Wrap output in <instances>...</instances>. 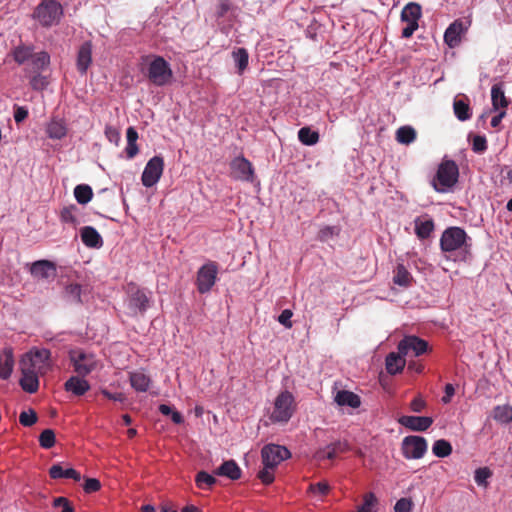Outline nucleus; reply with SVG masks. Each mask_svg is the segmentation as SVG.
Masks as SVG:
<instances>
[{
	"mask_svg": "<svg viewBox=\"0 0 512 512\" xmlns=\"http://www.w3.org/2000/svg\"><path fill=\"white\" fill-rule=\"evenodd\" d=\"M401 450L406 459H420L427 451V441L421 436H406L402 440Z\"/></svg>",
	"mask_w": 512,
	"mask_h": 512,
	"instance_id": "nucleus-12",
	"label": "nucleus"
},
{
	"mask_svg": "<svg viewBox=\"0 0 512 512\" xmlns=\"http://www.w3.org/2000/svg\"><path fill=\"white\" fill-rule=\"evenodd\" d=\"M31 276L36 281H45L54 279L57 275L56 264L49 260H37L31 264H27Z\"/></svg>",
	"mask_w": 512,
	"mask_h": 512,
	"instance_id": "nucleus-15",
	"label": "nucleus"
},
{
	"mask_svg": "<svg viewBox=\"0 0 512 512\" xmlns=\"http://www.w3.org/2000/svg\"><path fill=\"white\" fill-rule=\"evenodd\" d=\"M464 25L460 20L454 21L444 33V41L450 47L454 48L461 42V35L464 33Z\"/></svg>",
	"mask_w": 512,
	"mask_h": 512,
	"instance_id": "nucleus-22",
	"label": "nucleus"
},
{
	"mask_svg": "<svg viewBox=\"0 0 512 512\" xmlns=\"http://www.w3.org/2000/svg\"><path fill=\"white\" fill-rule=\"evenodd\" d=\"M101 488V483L98 479L96 478H88L86 479L84 485H83V489L86 493H94V492H97L98 490H100Z\"/></svg>",
	"mask_w": 512,
	"mask_h": 512,
	"instance_id": "nucleus-55",
	"label": "nucleus"
},
{
	"mask_svg": "<svg viewBox=\"0 0 512 512\" xmlns=\"http://www.w3.org/2000/svg\"><path fill=\"white\" fill-rule=\"evenodd\" d=\"M51 63V57L48 52L40 51L25 64L24 76L29 81V86L33 91H43L49 84V76L44 75L43 72L48 69Z\"/></svg>",
	"mask_w": 512,
	"mask_h": 512,
	"instance_id": "nucleus-2",
	"label": "nucleus"
},
{
	"mask_svg": "<svg viewBox=\"0 0 512 512\" xmlns=\"http://www.w3.org/2000/svg\"><path fill=\"white\" fill-rule=\"evenodd\" d=\"M364 502L363 504L358 508L357 512H376L374 510V507L377 504V498L375 497L374 493L369 492L364 495Z\"/></svg>",
	"mask_w": 512,
	"mask_h": 512,
	"instance_id": "nucleus-45",
	"label": "nucleus"
},
{
	"mask_svg": "<svg viewBox=\"0 0 512 512\" xmlns=\"http://www.w3.org/2000/svg\"><path fill=\"white\" fill-rule=\"evenodd\" d=\"M273 469L274 468H267L264 466V468L259 471L258 478L262 481L263 484L269 485L274 481Z\"/></svg>",
	"mask_w": 512,
	"mask_h": 512,
	"instance_id": "nucleus-54",
	"label": "nucleus"
},
{
	"mask_svg": "<svg viewBox=\"0 0 512 512\" xmlns=\"http://www.w3.org/2000/svg\"><path fill=\"white\" fill-rule=\"evenodd\" d=\"M126 138H127V146L125 148V153L128 159L134 158L138 152L139 148L137 145L138 140V132L134 127H128L126 131Z\"/></svg>",
	"mask_w": 512,
	"mask_h": 512,
	"instance_id": "nucleus-33",
	"label": "nucleus"
},
{
	"mask_svg": "<svg viewBox=\"0 0 512 512\" xmlns=\"http://www.w3.org/2000/svg\"><path fill=\"white\" fill-rule=\"evenodd\" d=\"M131 386L138 392H146L151 384L150 377L143 371H134L129 375Z\"/></svg>",
	"mask_w": 512,
	"mask_h": 512,
	"instance_id": "nucleus-28",
	"label": "nucleus"
},
{
	"mask_svg": "<svg viewBox=\"0 0 512 512\" xmlns=\"http://www.w3.org/2000/svg\"><path fill=\"white\" fill-rule=\"evenodd\" d=\"M413 281V277L406 267L399 263L394 270L393 283L401 287H409Z\"/></svg>",
	"mask_w": 512,
	"mask_h": 512,
	"instance_id": "nucleus-34",
	"label": "nucleus"
},
{
	"mask_svg": "<svg viewBox=\"0 0 512 512\" xmlns=\"http://www.w3.org/2000/svg\"><path fill=\"white\" fill-rule=\"evenodd\" d=\"M64 9L57 0H41L31 15L42 28H51L60 24Z\"/></svg>",
	"mask_w": 512,
	"mask_h": 512,
	"instance_id": "nucleus-3",
	"label": "nucleus"
},
{
	"mask_svg": "<svg viewBox=\"0 0 512 512\" xmlns=\"http://www.w3.org/2000/svg\"><path fill=\"white\" fill-rule=\"evenodd\" d=\"M400 354L420 356L428 351V342L414 335L405 336L398 344Z\"/></svg>",
	"mask_w": 512,
	"mask_h": 512,
	"instance_id": "nucleus-14",
	"label": "nucleus"
},
{
	"mask_svg": "<svg viewBox=\"0 0 512 512\" xmlns=\"http://www.w3.org/2000/svg\"><path fill=\"white\" fill-rule=\"evenodd\" d=\"M40 446L44 449H50L55 445V433L52 429H45L39 436Z\"/></svg>",
	"mask_w": 512,
	"mask_h": 512,
	"instance_id": "nucleus-44",
	"label": "nucleus"
},
{
	"mask_svg": "<svg viewBox=\"0 0 512 512\" xmlns=\"http://www.w3.org/2000/svg\"><path fill=\"white\" fill-rule=\"evenodd\" d=\"M413 503L408 498H401L399 499L395 506L394 511L395 512H411Z\"/></svg>",
	"mask_w": 512,
	"mask_h": 512,
	"instance_id": "nucleus-53",
	"label": "nucleus"
},
{
	"mask_svg": "<svg viewBox=\"0 0 512 512\" xmlns=\"http://www.w3.org/2000/svg\"><path fill=\"white\" fill-rule=\"evenodd\" d=\"M35 54L33 45L23 43L15 46L11 51V55L18 65H25Z\"/></svg>",
	"mask_w": 512,
	"mask_h": 512,
	"instance_id": "nucleus-25",
	"label": "nucleus"
},
{
	"mask_svg": "<svg viewBox=\"0 0 512 512\" xmlns=\"http://www.w3.org/2000/svg\"><path fill=\"white\" fill-rule=\"evenodd\" d=\"M164 170V160L161 156L152 157L146 164L141 176L142 184L149 188L154 186L161 178Z\"/></svg>",
	"mask_w": 512,
	"mask_h": 512,
	"instance_id": "nucleus-13",
	"label": "nucleus"
},
{
	"mask_svg": "<svg viewBox=\"0 0 512 512\" xmlns=\"http://www.w3.org/2000/svg\"><path fill=\"white\" fill-rule=\"evenodd\" d=\"M127 293L129 295V307L131 309L139 311L146 310L148 307L149 299L143 289H140L134 283H129L127 285Z\"/></svg>",
	"mask_w": 512,
	"mask_h": 512,
	"instance_id": "nucleus-17",
	"label": "nucleus"
},
{
	"mask_svg": "<svg viewBox=\"0 0 512 512\" xmlns=\"http://www.w3.org/2000/svg\"><path fill=\"white\" fill-rule=\"evenodd\" d=\"M54 507H62L61 512H74V508L66 497H57L53 501Z\"/></svg>",
	"mask_w": 512,
	"mask_h": 512,
	"instance_id": "nucleus-56",
	"label": "nucleus"
},
{
	"mask_svg": "<svg viewBox=\"0 0 512 512\" xmlns=\"http://www.w3.org/2000/svg\"><path fill=\"white\" fill-rule=\"evenodd\" d=\"M506 116V110H501L491 119V126L496 128L500 125L502 119Z\"/></svg>",
	"mask_w": 512,
	"mask_h": 512,
	"instance_id": "nucleus-64",
	"label": "nucleus"
},
{
	"mask_svg": "<svg viewBox=\"0 0 512 512\" xmlns=\"http://www.w3.org/2000/svg\"><path fill=\"white\" fill-rule=\"evenodd\" d=\"M296 408L295 397L291 392L284 390L276 396L269 419L272 423L286 424L294 415Z\"/></svg>",
	"mask_w": 512,
	"mask_h": 512,
	"instance_id": "nucleus-4",
	"label": "nucleus"
},
{
	"mask_svg": "<svg viewBox=\"0 0 512 512\" xmlns=\"http://www.w3.org/2000/svg\"><path fill=\"white\" fill-rule=\"evenodd\" d=\"M398 422L412 431H426L432 424L433 419L427 416H402Z\"/></svg>",
	"mask_w": 512,
	"mask_h": 512,
	"instance_id": "nucleus-19",
	"label": "nucleus"
},
{
	"mask_svg": "<svg viewBox=\"0 0 512 512\" xmlns=\"http://www.w3.org/2000/svg\"><path fill=\"white\" fill-rule=\"evenodd\" d=\"M68 359L76 375L82 377L89 375L98 365L95 355L85 352L81 348L69 350Z\"/></svg>",
	"mask_w": 512,
	"mask_h": 512,
	"instance_id": "nucleus-7",
	"label": "nucleus"
},
{
	"mask_svg": "<svg viewBox=\"0 0 512 512\" xmlns=\"http://www.w3.org/2000/svg\"><path fill=\"white\" fill-rule=\"evenodd\" d=\"M28 117V110L26 107L17 106L14 111V120L16 123L23 122Z\"/></svg>",
	"mask_w": 512,
	"mask_h": 512,
	"instance_id": "nucleus-58",
	"label": "nucleus"
},
{
	"mask_svg": "<svg viewBox=\"0 0 512 512\" xmlns=\"http://www.w3.org/2000/svg\"><path fill=\"white\" fill-rule=\"evenodd\" d=\"M491 101L493 110L495 111L499 109L506 110V108L508 107L509 101L505 96L502 83H497L492 86Z\"/></svg>",
	"mask_w": 512,
	"mask_h": 512,
	"instance_id": "nucleus-27",
	"label": "nucleus"
},
{
	"mask_svg": "<svg viewBox=\"0 0 512 512\" xmlns=\"http://www.w3.org/2000/svg\"><path fill=\"white\" fill-rule=\"evenodd\" d=\"M422 15L421 5L415 2H410L404 6L401 12V20L406 22V27L402 30L403 38H410L413 33L418 29V21Z\"/></svg>",
	"mask_w": 512,
	"mask_h": 512,
	"instance_id": "nucleus-10",
	"label": "nucleus"
},
{
	"mask_svg": "<svg viewBox=\"0 0 512 512\" xmlns=\"http://www.w3.org/2000/svg\"><path fill=\"white\" fill-rule=\"evenodd\" d=\"M216 482V478L205 471H200L195 476V483L197 487L203 490L211 489Z\"/></svg>",
	"mask_w": 512,
	"mask_h": 512,
	"instance_id": "nucleus-41",
	"label": "nucleus"
},
{
	"mask_svg": "<svg viewBox=\"0 0 512 512\" xmlns=\"http://www.w3.org/2000/svg\"><path fill=\"white\" fill-rule=\"evenodd\" d=\"M338 453L329 445L326 448V451L318 452V458L319 459H334Z\"/></svg>",
	"mask_w": 512,
	"mask_h": 512,
	"instance_id": "nucleus-63",
	"label": "nucleus"
},
{
	"mask_svg": "<svg viewBox=\"0 0 512 512\" xmlns=\"http://www.w3.org/2000/svg\"><path fill=\"white\" fill-rule=\"evenodd\" d=\"M468 240L470 238L464 229L456 226L448 227L440 238L441 251L446 253L448 259L456 254L457 256L453 258L454 261H466L471 257V244L468 243Z\"/></svg>",
	"mask_w": 512,
	"mask_h": 512,
	"instance_id": "nucleus-1",
	"label": "nucleus"
},
{
	"mask_svg": "<svg viewBox=\"0 0 512 512\" xmlns=\"http://www.w3.org/2000/svg\"><path fill=\"white\" fill-rule=\"evenodd\" d=\"M49 475L52 479L69 478L74 481H80L81 475L73 468L64 469L60 464H54L49 469Z\"/></svg>",
	"mask_w": 512,
	"mask_h": 512,
	"instance_id": "nucleus-29",
	"label": "nucleus"
},
{
	"mask_svg": "<svg viewBox=\"0 0 512 512\" xmlns=\"http://www.w3.org/2000/svg\"><path fill=\"white\" fill-rule=\"evenodd\" d=\"M218 274V264L214 261H208L202 265L196 275V287L200 294L211 291Z\"/></svg>",
	"mask_w": 512,
	"mask_h": 512,
	"instance_id": "nucleus-9",
	"label": "nucleus"
},
{
	"mask_svg": "<svg viewBox=\"0 0 512 512\" xmlns=\"http://www.w3.org/2000/svg\"><path fill=\"white\" fill-rule=\"evenodd\" d=\"M92 63V43L90 41L84 42L78 50L76 66L81 75H85L89 66Z\"/></svg>",
	"mask_w": 512,
	"mask_h": 512,
	"instance_id": "nucleus-20",
	"label": "nucleus"
},
{
	"mask_svg": "<svg viewBox=\"0 0 512 512\" xmlns=\"http://www.w3.org/2000/svg\"><path fill=\"white\" fill-rule=\"evenodd\" d=\"M101 393L104 397L113 401L123 402L126 399L123 393H111L106 389L101 390Z\"/></svg>",
	"mask_w": 512,
	"mask_h": 512,
	"instance_id": "nucleus-60",
	"label": "nucleus"
},
{
	"mask_svg": "<svg viewBox=\"0 0 512 512\" xmlns=\"http://www.w3.org/2000/svg\"><path fill=\"white\" fill-rule=\"evenodd\" d=\"M425 407L426 402L420 396L415 397L410 403L411 410L417 413L421 412Z\"/></svg>",
	"mask_w": 512,
	"mask_h": 512,
	"instance_id": "nucleus-59",
	"label": "nucleus"
},
{
	"mask_svg": "<svg viewBox=\"0 0 512 512\" xmlns=\"http://www.w3.org/2000/svg\"><path fill=\"white\" fill-rule=\"evenodd\" d=\"M415 234L419 239H427L434 230V221L431 218L422 219L418 217L414 221Z\"/></svg>",
	"mask_w": 512,
	"mask_h": 512,
	"instance_id": "nucleus-32",
	"label": "nucleus"
},
{
	"mask_svg": "<svg viewBox=\"0 0 512 512\" xmlns=\"http://www.w3.org/2000/svg\"><path fill=\"white\" fill-rule=\"evenodd\" d=\"M46 133L50 139L60 140L67 134V127L62 119H52L46 128Z\"/></svg>",
	"mask_w": 512,
	"mask_h": 512,
	"instance_id": "nucleus-30",
	"label": "nucleus"
},
{
	"mask_svg": "<svg viewBox=\"0 0 512 512\" xmlns=\"http://www.w3.org/2000/svg\"><path fill=\"white\" fill-rule=\"evenodd\" d=\"M232 57L237 67V73L242 75L249 64V54L245 48H236L232 51Z\"/></svg>",
	"mask_w": 512,
	"mask_h": 512,
	"instance_id": "nucleus-36",
	"label": "nucleus"
},
{
	"mask_svg": "<svg viewBox=\"0 0 512 512\" xmlns=\"http://www.w3.org/2000/svg\"><path fill=\"white\" fill-rule=\"evenodd\" d=\"M90 384L85 377L74 375L71 376L65 383L64 389L66 392L72 393L75 396H83L90 390Z\"/></svg>",
	"mask_w": 512,
	"mask_h": 512,
	"instance_id": "nucleus-21",
	"label": "nucleus"
},
{
	"mask_svg": "<svg viewBox=\"0 0 512 512\" xmlns=\"http://www.w3.org/2000/svg\"><path fill=\"white\" fill-rule=\"evenodd\" d=\"M492 476V472L488 467L478 468L475 471L474 480L479 486L486 487L487 480Z\"/></svg>",
	"mask_w": 512,
	"mask_h": 512,
	"instance_id": "nucleus-47",
	"label": "nucleus"
},
{
	"mask_svg": "<svg viewBox=\"0 0 512 512\" xmlns=\"http://www.w3.org/2000/svg\"><path fill=\"white\" fill-rule=\"evenodd\" d=\"M213 473L214 475L224 476L233 481L240 479L242 475L241 468L232 459L224 461L218 468L213 471Z\"/></svg>",
	"mask_w": 512,
	"mask_h": 512,
	"instance_id": "nucleus-24",
	"label": "nucleus"
},
{
	"mask_svg": "<svg viewBox=\"0 0 512 512\" xmlns=\"http://www.w3.org/2000/svg\"><path fill=\"white\" fill-rule=\"evenodd\" d=\"M454 114L460 121H466L471 117V109L467 102L455 99L453 103Z\"/></svg>",
	"mask_w": 512,
	"mask_h": 512,
	"instance_id": "nucleus-39",
	"label": "nucleus"
},
{
	"mask_svg": "<svg viewBox=\"0 0 512 512\" xmlns=\"http://www.w3.org/2000/svg\"><path fill=\"white\" fill-rule=\"evenodd\" d=\"M65 297L70 301H81V286L79 284H69L65 287Z\"/></svg>",
	"mask_w": 512,
	"mask_h": 512,
	"instance_id": "nucleus-48",
	"label": "nucleus"
},
{
	"mask_svg": "<svg viewBox=\"0 0 512 512\" xmlns=\"http://www.w3.org/2000/svg\"><path fill=\"white\" fill-rule=\"evenodd\" d=\"M493 418L502 423H509L512 421V407L508 405L496 406L493 410Z\"/></svg>",
	"mask_w": 512,
	"mask_h": 512,
	"instance_id": "nucleus-42",
	"label": "nucleus"
},
{
	"mask_svg": "<svg viewBox=\"0 0 512 512\" xmlns=\"http://www.w3.org/2000/svg\"><path fill=\"white\" fill-rule=\"evenodd\" d=\"M14 365L13 354L11 350H5L0 354V379L6 380L10 377Z\"/></svg>",
	"mask_w": 512,
	"mask_h": 512,
	"instance_id": "nucleus-35",
	"label": "nucleus"
},
{
	"mask_svg": "<svg viewBox=\"0 0 512 512\" xmlns=\"http://www.w3.org/2000/svg\"><path fill=\"white\" fill-rule=\"evenodd\" d=\"M488 148L487 140L485 136L475 135L472 140V150L475 153H484Z\"/></svg>",
	"mask_w": 512,
	"mask_h": 512,
	"instance_id": "nucleus-50",
	"label": "nucleus"
},
{
	"mask_svg": "<svg viewBox=\"0 0 512 512\" xmlns=\"http://www.w3.org/2000/svg\"><path fill=\"white\" fill-rule=\"evenodd\" d=\"M74 196L79 204L85 205L91 201L93 190L87 184H79L74 188Z\"/></svg>",
	"mask_w": 512,
	"mask_h": 512,
	"instance_id": "nucleus-37",
	"label": "nucleus"
},
{
	"mask_svg": "<svg viewBox=\"0 0 512 512\" xmlns=\"http://www.w3.org/2000/svg\"><path fill=\"white\" fill-rule=\"evenodd\" d=\"M416 139V131L411 126H402L396 131V140L401 143L408 145Z\"/></svg>",
	"mask_w": 512,
	"mask_h": 512,
	"instance_id": "nucleus-40",
	"label": "nucleus"
},
{
	"mask_svg": "<svg viewBox=\"0 0 512 512\" xmlns=\"http://www.w3.org/2000/svg\"><path fill=\"white\" fill-rule=\"evenodd\" d=\"M37 414L33 409H29V411H23L20 413L19 422L21 425L25 427H30L37 421Z\"/></svg>",
	"mask_w": 512,
	"mask_h": 512,
	"instance_id": "nucleus-49",
	"label": "nucleus"
},
{
	"mask_svg": "<svg viewBox=\"0 0 512 512\" xmlns=\"http://www.w3.org/2000/svg\"><path fill=\"white\" fill-rule=\"evenodd\" d=\"M147 77L152 84L162 87L171 83L173 71L162 56H154L148 65Z\"/></svg>",
	"mask_w": 512,
	"mask_h": 512,
	"instance_id": "nucleus-8",
	"label": "nucleus"
},
{
	"mask_svg": "<svg viewBox=\"0 0 512 512\" xmlns=\"http://www.w3.org/2000/svg\"><path fill=\"white\" fill-rule=\"evenodd\" d=\"M338 454L344 453L350 449L349 444L345 441H337L330 445Z\"/></svg>",
	"mask_w": 512,
	"mask_h": 512,
	"instance_id": "nucleus-62",
	"label": "nucleus"
},
{
	"mask_svg": "<svg viewBox=\"0 0 512 512\" xmlns=\"http://www.w3.org/2000/svg\"><path fill=\"white\" fill-rule=\"evenodd\" d=\"M231 170L235 179L242 181H252L254 176V169L249 160L245 157H236L231 161Z\"/></svg>",
	"mask_w": 512,
	"mask_h": 512,
	"instance_id": "nucleus-16",
	"label": "nucleus"
},
{
	"mask_svg": "<svg viewBox=\"0 0 512 512\" xmlns=\"http://www.w3.org/2000/svg\"><path fill=\"white\" fill-rule=\"evenodd\" d=\"M330 490V486L327 482L321 481L315 484H310L308 491L314 494L327 495Z\"/></svg>",
	"mask_w": 512,
	"mask_h": 512,
	"instance_id": "nucleus-52",
	"label": "nucleus"
},
{
	"mask_svg": "<svg viewBox=\"0 0 512 512\" xmlns=\"http://www.w3.org/2000/svg\"><path fill=\"white\" fill-rule=\"evenodd\" d=\"M262 463L267 468H275L282 461L291 457L290 451L277 444H267L261 450Z\"/></svg>",
	"mask_w": 512,
	"mask_h": 512,
	"instance_id": "nucleus-11",
	"label": "nucleus"
},
{
	"mask_svg": "<svg viewBox=\"0 0 512 512\" xmlns=\"http://www.w3.org/2000/svg\"><path fill=\"white\" fill-rule=\"evenodd\" d=\"M445 395L442 397V402L448 404L451 401L452 396L455 393V388L452 384L448 383L445 385Z\"/></svg>",
	"mask_w": 512,
	"mask_h": 512,
	"instance_id": "nucleus-61",
	"label": "nucleus"
},
{
	"mask_svg": "<svg viewBox=\"0 0 512 512\" xmlns=\"http://www.w3.org/2000/svg\"><path fill=\"white\" fill-rule=\"evenodd\" d=\"M458 177L459 169L455 161L443 160L438 166L431 185L437 192L445 193L458 182Z\"/></svg>",
	"mask_w": 512,
	"mask_h": 512,
	"instance_id": "nucleus-5",
	"label": "nucleus"
},
{
	"mask_svg": "<svg viewBox=\"0 0 512 512\" xmlns=\"http://www.w3.org/2000/svg\"><path fill=\"white\" fill-rule=\"evenodd\" d=\"M335 401L340 406H349L351 408H358L361 405L360 397L347 390L338 391L335 397Z\"/></svg>",
	"mask_w": 512,
	"mask_h": 512,
	"instance_id": "nucleus-31",
	"label": "nucleus"
},
{
	"mask_svg": "<svg viewBox=\"0 0 512 512\" xmlns=\"http://www.w3.org/2000/svg\"><path fill=\"white\" fill-rule=\"evenodd\" d=\"M404 357H405V355H402L399 352L398 353H395V352L389 353L385 359V365H386L387 372L391 375L400 373L406 365V360Z\"/></svg>",
	"mask_w": 512,
	"mask_h": 512,
	"instance_id": "nucleus-26",
	"label": "nucleus"
},
{
	"mask_svg": "<svg viewBox=\"0 0 512 512\" xmlns=\"http://www.w3.org/2000/svg\"><path fill=\"white\" fill-rule=\"evenodd\" d=\"M22 376L20 378V386L27 393H35L39 388L40 373L30 368L20 366Z\"/></svg>",
	"mask_w": 512,
	"mask_h": 512,
	"instance_id": "nucleus-18",
	"label": "nucleus"
},
{
	"mask_svg": "<svg viewBox=\"0 0 512 512\" xmlns=\"http://www.w3.org/2000/svg\"><path fill=\"white\" fill-rule=\"evenodd\" d=\"M51 352L45 348H33L27 352L20 361V366L34 370L45 375L52 368Z\"/></svg>",
	"mask_w": 512,
	"mask_h": 512,
	"instance_id": "nucleus-6",
	"label": "nucleus"
},
{
	"mask_svg": "<svg viewBox=\"0 0 512 512\" xmlns=\"http://www.w3.org/2000/svg\"><path fill=\"white\" fill-rule=\"evenodd\" d=\"M105 135L110 142H114L115 144H118V142L120 140V133L116 128H114L112 126H107L105 128Z\"/></svg>",
	"mask_w": 512,
	"mask_h": 512,
	"instance_id": "nucleus-57",
	"label": "nucleus"
},
{
	"mask_svg": "<svg viewBox=\"0 0 512 512\" xmlns=\"http://www.w3.org/2000/svg\"><path fill=\"white\" fill-rule=\"evenodd\" d=\"M432 452L435 456L444 458L452 453V446L447 440L439 439L434 442Z\"/></svg>",
	"mask_w": 512,
	"mask_h": 512,
	"instance_id": "nucleus-43",
	"label": "nucleus"
},
{
	"mask_svg": "<svg viewBox=\"0 0 512 512\" xmlns=\"http://www.w3.org/2000/svg\"><path fill=\"white\" fill-rule=\"evenodd\" d=\"M77 207L75 205H70L68 207H64L60 212V219L64 223H70L73 225L77 224V218L75 216V211Z\"/></svg>",
	"mask_w": 512,
	"mask_h": 512,
	"instance_id": "nucleus-46",
	"label": "nucleus"
},
{
	"mask_svg": "<svg viewBox=\"0 0 512 512\" xmlns=\"http://www.w3.org/2000/svg\"><path fill=\"white\" fill-rule=\"evenodd\" d=\"M83 244L88 248H101L103 239L99 232L92 226H84L80 230Z\"/></svg>",
	"mask_w": 512,
	"mask_h": 512,
	"instance_id": "nucleus-23",
	"label": "nucleus"
},
{
	"mask_svg": "<svg viewBox=\"0 0 512 512\" xmlns=\"http://www.w3.org/2000/svg\"><path fill=\"white\" fill-rule=\"evenodd\" d=\"M232 9L230 0H219L216 6L215 15L218 19L223 18Z\"/></svg>",
	"mask_w": 512,
	"mask_h": 512,
	"instance_id": "nucleus-51",
	"label": "nucleus"
},
{
	"mask_svg": "<svg viewBox=\"0 0 512 512\" xmlns=\"http://www.w3.org/2000/svg\"><path fill=\"white\" fill-rule=\"evenodd\" d=\"M298 139L302 144L312 146L318 143L319 133L309 127H302L298 131Z\"/></svg>",
	"mask_w": 512,
	"mask_h": 512,
	"instance_id": "nucleus-38",
	"label": "nucleus"
}]
</instances>
